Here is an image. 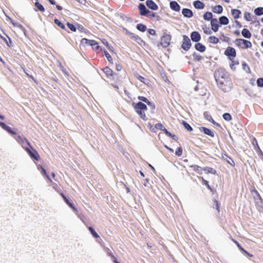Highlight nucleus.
Listing matches in <instances>:
<instances>
[{"label":"nucleus","mask_w":263,"mask_h":263,"mask_svg":"<svg viewBox=\"0 0 263 263\" xmlns=\"http://www.w3.org/2000/svg\"><path fill=\"white\" fill-rule=\"evenodd\" d=\"M215 77L219 87L224 92L229 91L232 83L229 74L223 70H218L215 73Z\"/></svg>","instance_id":"nucleus-1"},{"label":"nucleus","mask_w":263,"mask_h":263,"mask_svg":"<svg viewBox=\"0 0 263 263\" xmlns=\"http://www.w3.org/2000/svg\"><path fill=\"white\" fill-rule=\"evenodd\" d=\"M132 106L141 119L146 120L145 112L147 110V107L145 104L141 102H133Z\"/></svg>","instance_id":"nucleus-2"},{"label":"nucleus","mask_w":263,"mask_h":263,"mask_svg":"<svg viewBox=\"0 0 263 263\" xmlns=\"http://www.w3.org/2000/svg\"><path fill=\"white\" fill-rule=\"evenodd\" d=\"M235 45L241 49H246L251 48L252 46L251 42L243 39H236L234 41Z\"/></svg>","instance_id":"nucleus-3"},{"label":"nucleus","mask_w":263,"mask_h":263,"mask_svg":"<svg viewBox=\"0 0 263 263\" xmlns=\"http://www.w3.org/2000/svg\"><path fill=\"white\" fill-rule=\"evenodd\" d=\"M123 31L126 35H128L130 39L134 40L140 45L142 46L145 44V42L138 35L130 32L125 28H123Z\"/></svg>","instance_id":"nucleus-4"},{"label":"nucleus","mask_w":263,"mask_h":263,"mask_svg":"<svg viewBox=\"0 0 263 263\" xmlns=\"http://www.w3.org/2000/svg\"><path fill=\"white\" fill-rule=\"evenodd\" d=\"M105 74L106 77L110 80H118V75L114 72L111 69L108 67H106L102 69Z\"/></svg>","instance_id":"nucleus-5"},{"label":"nucleus","mask_w":263,"mask_h":263,"mask_svg":"<svg viewBox=\"0 0 263 263\" xmlns=\"http://www.w3.org/2000/svg\"><path fill=\"white\" fill-rule=\"evenodd\" d=\"M224 54L230 60L235 59L236 57V51L234 48L229 46L224 52Z\"/></svg>","instance_id":"nucleus-6"},{"label":"nucleus","mask_w":263,"mask_h":263,"mask_svg":"<svg viewBox=\"0 0 263 263\" xmlns=\"http://www.w3.org/2000/svg\"><path fill=\"white\" fill-rule=\"evenodd\" d=\"M25 150L27 152L29 156L33 159H34L36 161H38L40 159V156L37 153V152L33 148L32 146L31 147H27L25 148Z\"/></svg>","instance_id":"nucleus-7"},{"label":"nucleus","mask_w":263,"mask_h":263,"mask_svg":"<svg viewBox=\"0 0 263 263\" xmlns=\"http://www.w3.org/2000/svg\"><path fill=\"white\" fill-rule=\"evenodd\" d=\"M14 139L16 140V141L21 145L22 147L25 149V148L27 147V146H25V143H26L28 146L30 147H31V145L29 142V141L25 137H22L21 136H16L14 137Z\"/></svg>","instance_id":"nucleus-8"},{"label":"nucleus","mask_w":263,"mask_h":263,"mask_svg":"<svg viewBox=\"0 0 263 263\" xmlns=\"http://www.w3.org/2000/svg\"><path fill=\"white\" fill-rule=\"evenodd\" d=\"M171 40V36L164 33L161 39L160 44L163 47L166 48L170 45Z\"/></svg>","instance_id":"nucleus-9"},{"label":"nucleus","mask_w":263,"mask_h":263,"mask_svg":"<svg viewBox=\"0 0 263 263\" xmlns=\"http://www.w3.org/2000/svg\"><path fill=\"white\" fill-rule=\"evenodd\" d=\"M191 47V42L189 37L186 35L183 36V42L181 47L185 51H187Z\"/></svg>","instance_id":"nucleus-10"},{"label":"nucleus","mask_w":263,"mask_h":263,"mask_svg":"<svg viewBox=\"0 0 263 263\" xmlns=\"http://www.w3.org/2000/svg\"><path fill=\"white\" fill-rule=\"evenodd\" d=\"M211 26L212 30L216 32L218 31L219 29L218 22L217 18H214L211 21Z\"/></svg>","instance_id":"nucleus-11"},{"label":"nucleus","mask_w":263,"mask_h":263,"mask_svg":"<svg viewBox=\"0 0 263 263\" xmlns=\"http://www.w3.org/2000/svg\"><path fill=\"white\" fill-rule=\"evenodd\" d=\"M0 126L3 128L4 130L7 131L8 133H9L10 134L12 135H16V133L14 131L12 130L11 128L7 125L4 122H0Z\"/></svg>","instance_id":"nucleus-12"},{"label":"nucleus","mask_w":263,"mask_h":263,"mask_svg":"<svg viewBox=\"0 0 263 263\" xmlns=\"http://www.w3.org/2000/svg\"><path fill=\"white\" fill-rule=\"evenodd\" d=\"M138 9L140 11L139 14L141 15L145 16V15L147 14V12H148V10L146 9L145 5L142 3L139 4Z\"/></svg>","instance_id":"nucleus-13"},{"label":"nucleus","mask_w":263,"mask_h":263,"mask_svg":"<svg viewBox=\"0 0 263 263\" xmlns=\"http://www.w3.org/2000/svg\"><path fill=\"white\" fill-rule=\"evenodd\" d=\"M221 158L226 161L229 164H230L231 166H234L235 164L234 161L232 159V158L229 156L226 153H222L221 155Z\"/></svg>","instance_id":"nucleus-14"},{"label":"nucleus","mask_w":263,"mask_h":263,"mask_svg":"<svg viewBox=\"0 0 263 263\" xmlns=\"http://www.w3.org/2000/svg\"><path fill=\"white\" fill-rule=\"evenodd\" d=\"M60 195L62 197L65 202L74 211H77V209L74 206L73 203L69 201L68 199L66 197V196L63 193H60Z\"/></svg>","instance_id":"nucleus-15"},{"label":"nucleus","mask_w":263,"mask_h":263,"mask_svg":"<svg viewBox=\"0 0 263 263\" xmlns=\"http://www.w3.org/2000/svg\"><path fill=\"white\" fill-rule=\"evenodd\" d=\"M146 4L149 9L153 10H157L158 9V6L152 0H147Z\"/></svg>","instance_id":"nucleus-16"},{"label":"nucleus","mask_w":263,"mask_h":263,"mask_svg":"<svg viewBox=\"0 0 263 263\" xmlns=\"http://www.w3.org/2000/svg\"><path fill=\"white\" fill-rule=\"evenodd\" d=\"M191 38L193 42H198L201 39L200 34L197 31H193L191 33Z\"/></svg>","instance_id":"nucleus-17"},{"label":"nucleus","mask_w":263,"mask_h":263,"mask_svg":"<svg viewBox=\"0 0 263 263\" xmlns=\"http://www.w3.org/2000/svg\"><path fill=\"white\" fill-rule=\"evenodd\" d=\"M200 130L201 132H203L205 134L208 135L211 137H214L215 136L214 132L206 127H201L200 128Z\"/></svg>","instance_id":"nucleus-18"},{"label":"nucleus","mask_w":263,"mask_h":263,"mask_svg":"<svg viewBox=\"0 0 263 263\" xmlns=\"http://www.w3.org/2000/svg\"><path fill=\"white\" fill-rule=\"evenodd\" d=\"M170 8L174 11L179 12L180 10V5L176 1L170 2Z\"/></svg>","instance_id":"nucleus-19"},{"label":"nucleus","mask_w":263,"mask_h":263,"mask_svg":"<svg viewBox=\"0 0 263 263\" xmlns=\"http://www.w3.org/2000/svg\"><path fill=\"white\" fill-rule=\"evenodd\" d=\"M83 40H86L89 43V45L92 47V48L96 50H99L100 46L98 45V43L95 40H88L86 39H84Z\"/></svg>","instance_id":"nucleus-20"},{"label":"nucleus","mask_w":263,"mask_h":263,"mask_svg":"<svg viewBox=\"0 0 263 263\" xmlns=\"http://www.w3.org/2000/svg\"><path fill=\"white\" fill-rule=\"evenodd\" d=\"M182 13L184 17L190 18L193 16V14L192 11L187 8H183L182 10Z\"/></svg>","instance_id":"nucleus-21"},{"label":"nucleus","mask_w":263,"mask_h":263,"mask_svg":"<svg viewBox=\"0 0 263 263\" xmlns=\"http://www.w3.org/2000/svg\"><path fill=\"white\" fill-rule=\"evenodd\" d=\"M193 5L196 9H203L204 8V4L200 1H196L193 3Z\"/></svg>","instance_id":"nucleus-22"},{"label":"nucleus","mask_w":263,"mask_h":263,"mask_svg":"<svg viewBox=\"0 0 263 263\" xmlns=\"http://www.w3.org/2000/svg\"><path fill=\"white\" fill-rule=\"evenodd\" d=\"M212 10L214 13L220 14L223 11V8L221 5H216L212 7Z\"/></svg>","instance_id":"nucleus-23"},{"label":"nucleus","mask_w":263,"mask_h":263,"mask_svg":"<svg viewBox=\"0 0 263 263\" xmlns=\"http://www.w3.org/2000/svg\"><path fill=\"white\" fill-rule=\"evenodd\" d=\"M195 48L197 50L201 52H204L206 49L205 46L200 43H196Z\"/></svg>","instance_id":"nucleus-24"},{"label":"nucleus","mask_w":263,"mask_h":263,"mask_svg":"<svg viewBox=\"0 0 263 263\" xmlns=\"http://www.w3.org/2000/svg\"><path fill=\"white\" fill-rule=\"evenodd\" d=\"M241 34L244 37L247 39H250L252 36L250 31L248 29L245 28L242 29Z\"/></svg>","instance_id":"nucleus-25"},{"label":"nucleus","mask_w":263,"mask_h":263,"mask_svg":"<svg viewBox=\"0 0 263 263\" xmlns=\"http://www.w3.org/2000/svg\"><path fill=\"white\" fill-rule=\"evenodd\" d=\"M232 15L235 19L239 18L241 11L238 9H233L231 11Z\"/></svg>","instance_id":"nucleus-26"},{"label":"nucleus","mask_w":263,"mask_h":263,"mask_svg":"<svg viewBox=\"0 0 263 263\" xmlns=\"http://www.w3.org/2000/svg\"><path fill=\"white\" fill-rule=\"evenodd\" d=\"M219 23L221 25H226L229 24V21L227 17L222 16L219 17Z\"/></svg>","instance_id":"nucleus-27"},{"label":"nucleus","mask_w":263,"mask_h":263,"mask_svg":"<svg viewBox=\"0 0 263 263\" xmlns=\"http://www.w3.org/2000/svg\"><path fill=\"white\" fill-rule=\"evenodd\" d=\"M203 17L204 18V20H206V21H211V20H212L213 18V14L212 12H206L205 13H204L203 15Z\"/></svg>","instance_id":"nucleus-28"},{"label":"nucleus","mask_w":263,"mask_h":263,"mask_svg":"<svg viewBox=\"0 0 263 263\" xmlns=\"http://www.w3.org/2000/svg\"><path fill=\"white\" fill-rule=\"evenodd\" d=\"M208 41L211 44H216L219 42V40L215 36H210L208 38Z\"/></svg>","instance_id":"nucleus-29"},{"label":"nucleus","mask_w":263,"mask_h":263,"mask_svg":"<svg viewBox=\"0 0 263 263\" xmlns=\"http://www.w3.org/2000/svg\"><path fill=\"white\" fill-rule=\"evenodd\" d=\"M40 167L41 168L42 174L43 175L45 176L50 182L53 183L52 180L51 179V178H50L49 175L47 174L46 171L45 170V168L41 165H40Z\"/></svg>","instance_id":"nucleus-30"},{"label":"nucleus","mask_w":263,"mask_h":263,"mask_svg":"<svg viewBox=\"0 0 263 263\" xmlns=\"http://www.w3.org/2000/svg\"><path fill=\"white\" fill-rule=\"evenodd\" d=\"M202 170L204 171L206 174H215L216 173L215 170L210 167H205Z\"/></svg>","instance_id":"nucleus-31"},{"label":"nucleus","mask_w":263,"mask_h":263,"mask_svg":"<svg viewBox=\"0 0 263 263\" xmlns=\"http://www.w3.org/2000/svg\"><path fill=\"white\" fill-rule=\"evenodd\" d=\"M9 20H10V21L11 23L12 24V25H13V26L14 27L18 28H20V29H21L22 30H24V28L23 26V25H22L21 24H19L18 23L15 22L14 21H13L11 18H9Z\"/></svg>","instance_id":"nucleus-32"},{"label":"nucleus","mask_w":263,"mask_h":263,"mask_svg":"<svg viewBox=\"0 0 263 263\" xmlns=\"http://www.w3.org/2000/svg\"><path fill=\"white\" fill-rule=\"evenodd\" d=\"M191 167H192L194 171L196 172L197 173L199 174H201V172L203 170L202 168L197 165H191Z\"/></svg>","instance_id":"nucleus-33"},{"label":"nucleus","mask_w":263,"mask_h":263,"mask_svg":"<svg viewBox=\"0 0 263 263\" xmlns=\"http://www.w3.org/2000/svg\"><path fill=\"white\" fill-rule=\"evenodd\" d=\"M105 251H106L107 255L110 256L111 258V259H112L113 262H114V260H117V258L114 255V254H112L111 251L109 248H106L105 249Z\"/></svg>","instance_id":"nucleus-34"},{"label":"nucleus","mask_w":263,"mask_h":263,"mask_svg":"<svg viewBox=\"0 0 263 263\" xmlns=\"http://www.w3.org/2000/svg\"><path fill=\"white\" fill-rule=\"evenodd\" d=\"M254 13L256 15H263V7H258L254 10Z\"/></svg>","instance_id":"nucleus-35"},{"label":"nucleus","mask_w":263,"mask_h":263,"mask_svg":"<svg viewBox=\"0 0 263 263\" xmlns=\"http://www.w3.org/2000/svg\"><path fill=\"white\" fill-rule=\"evenodd\" d=\"M54 22L57 25H58L62 29H63V30L65 29V25L62 22H61L58 19H57V18L54 19Z\"/></svg>","instance_id":"nucleus-36"},{"label":"nucleus","mask_w":263,"mask_h":263,"mask_svg":"<svg viewBox=\"0 0 263 263\" xmlns=\"http://www.w3.org/2000/svg\"><path fill=\"white\" fill-rule=\"evenodd\" d=\"M88 230L89 231H90V233L92 234V235L95 237V238H99V235L98 234V233L95 231V230H94V229L93 228H92L91 227H88Z\"/></svg>","instance_id":"nucleus-37"},{"label":"nucleus","mask_w":263,"mask_h":263,"mask_svg":"<svg viewBox=\"0 0 263 263\" xmlns=\"http://www.w3.org/2000/svg\"><path fill=\"white\" fill-rule=\"evenodd\" d=\"M230 61L231 62L230 64V66L232 70H234L236 69L235 65H238L239 62L238 61H235V59L234 60Z\"/></svg>","instance_id":"nucleus-38"},{"label":"nucleus","mask_w":263,"mask_h":263,"mask_svg":"<svg viewBox=\"0 0 263 263\" xmlns=\"http://www.w3.org/2000/svg\"><path fill=\"white\" fill-rule=\"evenodd\" d=\"M7 37L8 38L9 41H8L7 40L4 36H1V39L6 43L8 47H10L12 46V43L11 39L8 36Z\"/></svg>","instance_id":"nucleus-39"},{"label":"nucleus","mask_w":263,"mask_h":263,"mask_svg":"<svg viewBox=\"0 0 263 263\" xmlns=\"http://www.w3.org/2000/svg\"><path fill=\"white\" fill-rule=\"evenodd\" d=\"M220 39L222 42H226L227 43H229L230 42V38L229 36L225 35L224 34H222L221 35Z\"/></svg>","instance_id":"nucleus-40"},{"label":"nucleus","mask_w":263,"mask_h":263,"mask_svg":"<svg viewBox=\"0 0 263 263\" xmlns=\"http://www.w3.org/2000/svg\"><path fill=\"white\" fill-rule=\"evenodd\" d=\"M137 28L140 31L144 32L146 30V26L142 24H139L137 26Z\"/></svg>","instance_id":"nucleus-41"},{"label":"nucleus","mask_w":263,"mask_h":263,"mask_svg":"<svg viewBox=\"0 0 263 263\" xmlns=\"http://www.w3.org/2000/svg\"><path fill=\"white\" fill-rule=\"evenodd\" d=\"M103 52L108 61L110 63H112V59L109 53L106 50H104Z\"/></svg>","instance_id":"nucleus-42"},{"label":"nucleus","mask_w":263,"mask_h":263,"mask_svg":"<svg viewBox=\"0 0 263 263\" xmlns=\"http://www.w3.org/2000/svg\"><path fill=\"white\" fill-rule=\"evenodd\" d=\"M35 6L39 10H40L41 12H44L45 11V8L43 7V6L39 3V2H36L35 3Z\"/></svg>","instance_id":"nucleus-43"},{"label":"nucleus","mask_w":263,"mask_h":263,"mask_svg":"<svg viewBox=\"0 0 263 263\" xmlns=\"http://www.w3.org/2000/svg\"><path fill=\"white\" fill-rule=\"evenodd\" d=\"M223 118L227 121H230L232 119V116L229 113H224L223 115Z\"/></svg>","instance_id":"nucleus-44"},{"label":"nucleus","mask_w":263,"mask_h":263,"mask_svg":"<svg viewBox=\"0 0 263 263\" xmlns=\"http://www.w3.org/2000/svg\"><path fill=\"white\" fill-rule=\"evenodd\" d=\"M138 99L142 101H143L144 102L147 103L148 105H150L151 104V102L149 101V100L145 97L143 96H139L138 97Z\"/></svg>","instance_id":"nucleus-45"},{"label":"nucleus","mask_w":263,"mask_h":263,"mask_svg":"<svg viewBox=\"0 0 263 263\" xmlns=\"http://www.w3.org/2000/svg\"><path fill=\"white\" fill-rule=\"evenodd\" d=\"M182 124L184 125V127L190 132H191L193 130L192 127L185 121H182Z\"/></svg>","instance_id":"nucleus-46"},{"label":"nucleus","mask_w":263,"mask_h":263,"mask_svg":"<svg viewBox=\"0 0 263 263\" xmlns=\"http://www.w3.org/2000/svg\"><path fill=\"white\" fill-rule=\"evenodd\" d=\"M201 180L202 182V183L206 185L208 189L210 190L211 191H212V189L211 187L209 184V182L207 180H205L203 177H200Z\"/></svg>","instance_id":"nucleus-47"},{"label":"nucleus","mask_w":263,"mask_h":263,"mask_svg":"<svg viewBox=\"0 0 263 263\" xmlns=\"http://www.w3.org/2000/svg\"><path fill=\"white\" fill-rule=\"evenodd\" d=\"M202 30L203 32L206 34H211L212 33V31L209 27H208L206 26L202 27Z\"/></svg>","instance_id":"nucleus-48"},{"label":"nucleus","mask_w":263,"mask_h":263,"mask_svg":"<svg viewBox=\"0 0 263 263\" xmlns=\"http://www.w3.org/2000/svg\"><path fill=\"white\" fill-rule=\"evenodd\" d=\"M252 143L255 148H257L258 150L260 151V148L258 146V143H257V141L255 138H254L253 139Z\"/></svg>","instance_id":"nucleus-49"},{"label":"nucleus","mask_w":263,"mask_h":263,"mask_svg":"<svg viewBox=\"0 0 263 263\" xmlns=\"http://www.w3.org/2000/svg\"><path fill=\"white\" fill-rule=\"evenodd\" d=\"M213 201H214V203L215 204V208H216V209L217 210V213H219V212H220V203L216 199H214Z\"/></svg>","instance_id":"nucleus-50"},{"label":"nucleus","mask_w":263,"mask_h":263,"mask_svg":"<svg viewBox=\"0 0 263 263\" xmlns=\"http://www.w3.org/2000/svg\"><path fill=\"white\" fill-rule=\"evenodd\" d=\"M253 192L255 194V196H254L255 199H256L257 200H261V197L260 195H259L258 192L256 190H254Z\"/></svg>","instance_id":"nucleus-51"},{"label":"nucleus","mask_w":263,"mask_h":263,"mask_svg":"<svg viewBox=\"0 0 263 263\" xmlns=\"http://www.w3.org/2000/svg\"><path fill=\"white\" fill-rule=\"evenodd\" d=\"M175 154L178 156H181L182 154V149L181 147L177 148L175 151Z\"/></svg>","instance_id":"nucleus-52"},{"label":"nucleus","mask_w":263,"mask_h":263,"mask_svg":"<svg viewBox=\"0 0 263 263\" xmlns=\"http://www.w3.org/2000/svg\"><path fill=\"white\" fill-rule=\"evenodd\" d=\"M244 17L248 21H251V14L249 12H245L244 14Z\"/></svg>","instance_id":"nucleus-53"},{"label":"nucleus","mask_w":263,"mask_h":263,"mask_svg":"<svg viewBox=\"0 0 263 263\" xmlns=\"http://www.w3.org/2000/svg\"><path fill=\"white\" fill-rule=\"evenodd\" d=\"M68 27L73 32H75L76 31V27L72 24H70L69 23H67V24Z\"/></svg>","instance_id":"nucleus-54"},{"label":"nucleus","mask_w":263,"mask_h":263,"mask_svg":"<svg viewBox=\"0 0 263 263\" xmlns=\"http://www.w3.org/2000/svg\"><path fill=\"white\" fill-rule=\"evenodd\" d=\"M257 84L258 87H263V78H258L257 80Z\"/></svg>","instance_id":"nucleus-55"},{"label":"nucleus","mask_w":263,"mask_h":263,"mask_svg":"<svg viewBox=\"0 0 263 263\" xmlns=\"http://www.w3.org/2000/svg\"><path fill=\"white\" fill-rule=\"evenodd\" d=\"M193 58L195 61H200L202 59V57L200 55L193 54Z\"/></svg>","instance_id":"nucleus-56"},{"label":"nucleus","mask_w":263,"mask_h":263,"mask_svg":"<svg viewBox=\"0 0 263 263\" xmlns=\"http://www.w3.org/2000/svg\"><path fill=\"white\" fill-rule=\"evenodd\" d=\"M145 16L149 17H155L156 13L148 10V12H147V14L145 15Z\"/></svg>","instance_id":"nucleus-57"},{"label":"nucleus","mask_w":263,"mask_h":263,"mask_svg":"<svg viewBox=\"0 0 263 263\" xmlns=\"http://www.w3.org/2000/svg\"><path fill=\"white\" fill-rule=\"evenodd\" d=\"M231 239L237 245V246L238 247V248H239V249L240 251L243 250V248L240 245V244L239 243V242L238 241H237L233 238H232Z\"/></svg>","instance_id":"nucleus-58"},{"label":"nucleus","mask_w":263,"mask_h":263,"mask_svg":"<svg viewBox=\"0 0 263 263\" xmlns=\"http://www.w3.org/2000/svg\"><path fill=\"white\" fill-rule=\"evenodd\" d=\"M163 127L164 126H163V125L161 123H157L155 125V128H157V129H159L160 130H162V128H163Z\"/></svg>","instance_id":"nucleus-59"},{"label":"nucleus","mask_w":263,"mask_h":263,"mask_svg":"<svg viewBox=\"0 0 263 263\" xmlns=\"http://www.w3.org/2000/svg\"><path fill=\"white\" fill-rule=\"evenodd\" d=\"M161 130L163 131L164 133L166 134V135H167V136L171 135V133L170 132H168L164 127H163Z\"/></svg>","instance_id":"nucleus-60"},{"label":"nucleus","mask_w":263,"mask_h":263,"mask_svg":"<svg viewBox=\"0 0 263 263\" xmlns=\"http://www.w3.org/2000/svg\"><path fill=\"white\" fill-rule=\"evenodd\" d=\"M148 32L151 35H155L156 34V31L153 29H148Z\"/></svg>","instance_id":"nucleus-61"},{"label":"nucleus","mask_w":263,"mask_h":263,"mask_svg":"<svg viewBox=\"0 0 263 263\" xmlns=\"http://www.w3.org/2000/svg\"><path fill=\"white\" fill-rule=\"evenodd\" d=\"M242 252H243L245 254H246V255H248L250 257H253V255L252 254H250L249 252H248L246 250H245L243 248V250H241Z\"/></svg>","instance_id":"nucleus-62"},{"label":"nucleus","mask_w":263,"mask_h":263,"mask_svg":"<svg viewBox=\"0 0 263 263\" xmlns=\"http://www.w3.org/2000/svg\"><path fill=\"white\" fill-rule=\"evenodd\" d=\"M137 79L141 82H144V80H145V78L141 76H140L139 75L138 77H137Z\"/></svg>","instance_id":"nucleus-63"},{"label":"nucleus","mask_w":263,"mask_h":263,"mask_svg":"<svg viewBox=\"0 0 263 263\" xmlns=\"http://www.w3.org/2000/svg\"><path fill=\"white\" fill-rule=\"evenodd\" d=\"M53 188L55 191H57V192H59V191H58V189H59V187H58V185H57V184H56V183H53Z\"/></svg>","instance_id":"nucleus-64"}]
</instances>
